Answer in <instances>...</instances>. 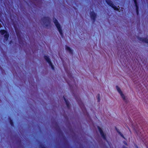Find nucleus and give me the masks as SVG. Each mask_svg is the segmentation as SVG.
Returning <instances> with one entry per match:
<instances>
[{
	"mask_svg": "<svg viewBox=\"0 0 148 148\" xmlns=\"http://www.w3.org/2000/svg\"><path fill=\"white\" fill-rule=\"evenodd\" d=\"M53 21L56 26L57 28L58 31L60 33V34L61 36L62 37L63 33L62 29L61 28L60 24H59V23L58 22V21L56 20V18H54L53 19Z\"/></svg>",
	"mask_w": 148,
	"mask_h": 148,
	"instance_id": "f257e3e1",
	"label": "nucleus"
},
{
	"mask_svg": "<svg viewBox=\"0 0 148 148\" xmlns=\"http://www.w3.org/2000/svg\"><path fill=\"white\" fill-rule=\"evenodd\" d=\"M41 21L46 26H47L50 24V19L48 17H45L42 18Z\"/></svg>",
	"mask_w": 148,
	"mask_h": 148,
	"instance_id": "f03ea898",
	"label": "nucleus"
},
{
	"mask_svg": "<svg viewBox=\"0 0 148 148\" xmlns=\"http://www.w3.org/2000/svg\"><path fill=\"white\" fill-rule=\"evenodd\" d=\"M76 100L77 101L80 107L82 109L83 112L85 114V112H86V110L84 107V106L83 103L80 100V99L79 98H76Z\"/></svg>",
	"mask_w": 148,
	"mask_h": 148,
	"instance_id": "7ed1b4c3",
	"label": "nucleus"
},
{
	"mask_svg": "<svg viewBox=\"0 0 148 148\" xmlns=\"http://www.w3.org/2000/svg\"><path fill=\"white\" fill-rule=\"evenodd\" d=\"M106 2L108 5L114 8V10H118L119 9L120 7H118L119 8H117L111 1L106 0Z\"/></svg>",
	"mask_w": 148,
	"mask_h": 148,
	"instance_id": "20e7f679",
	"label": "nucleus"
},
{
	"mask_svg": "<svg viewBox=\"0 0 148 148\" xmlns=\"http://www.w3.org/2000/svg\"><path fill=\"white\" fill-rule=\"evenodd\" d=\"M45 59L48 62L49 65L51 67L52 69L54 70L53 66V65L52 63L50 60V59L48 56H45L44 57Z\"/></svg>",
	"mask_w": 148,
	"mask_h": 148,
	"instance_id": "39448f33",
	"label": "nucleus"
},
{
	"mask_svg": "<svg viewBox=\"0 0 148 148\" xmlns=\"http://www.w3.org/2000/svg\"><path fill=\"white\" fill-rule=\"evenodd\" d=\"M116 89L117 90L118 92H119V93L120 94V95L122 98L123 99V100H125V97L123 93L120 88L117 86H116Z\"/></svg>",
	"mask_w": 148,
	"mask_h": 148,
	"instance_id": "423d86ee",
	"label": "nucleus"
},
{
	"mask_svg": "<svg viewBox=\"0 0 148 148\" xmlns=\"http://www.w3.org/2000/svg\"><path fill=\"white\" fill-rule=\"evenodd\" d=\"M98 128L100 134L101 136V137L103 138V139L104 140H106V135L104 134L102 130L99 127H98Z\"/></svg>",
	"mask_w": 148,
	"mask_h": 148,
	"instance_id": "0eeeda50",
	"label": "nucleus"
},
{
	"mask_svg": "<svg viewBox=\"0 0 148 148\" xmlns=\"http://www.w3.org/2000/svg\"><path fill=\"white\" fill-rule=\"evenodd\" d=\"M96 16V14L93 11L91 12L90 13V16L94 22L95 21V18Z\"/></svg>",
	"mask_w": 148,
	"mask_h": 148,
	"instance_id": "6e6552de",
	"label": "nucleus"
},
{
	"mask_svg": "<svg viewBox=\"0 0 148 148\" xmlns=\"http://www.w3.org/2000/svg\"><path fill=\"white\" fill-rule=\"evenodd\" d=\"M134 3V4H135V5L136 7V12L137 15H138L139 14L138 12V4L137 3L136 0H133Z\"/></svg>",
	"mask_w": 148,
	"mask_h": 148,
	"instance_id": "1a4fd4ad",
	"label": "nucleus"
},
{
	"mask_svg": "<svg viewBox=\"0 0 148 148\" xmlns=\"http://www.w3.org/2000/svg\"><path fill=\"white\" fill-rule=\"evenodd\" d=\"M65 49L67 51H68L71 54H73V51L69 47L66 45Z\"/></svg>",
	"mask_w": 148,
	"mask_h": 148,
	"instance_id": "9d476101",
	"label": "nucleus"
},
{
	"mask_svg": "<svg viewBox=\"0 0 148 148\" xmlns=\"http://www.w3.org/2000/svg\"><path fill=\"white\" fill-rule=\"evenodd\" d=\"M63 97L64 98V100L66 103V106L67 108H69L70 107V104L69 103V102L64 97V96H63Z\"/></svg>",
	"mask_w": 148,
	"mask_h": 148,
	"instance_id": "9b49d317",
	"label": "nucleus"
},
{
	"mask_svg": "<svg viewBox=\"0 0 148 148\" xmlns=\"http://www.w3.org/2000/svg\"><path fill=\"white\" fill-rule=\"evenodd\" d=\"M9 36V34L7 33H6L4 35V37L6 39V41L8 40Z\"/></svg>",
	"mask_w": 148,
	"mask_h": 148,
	"instance_id": "f8f14e48",
	"label": "nucleus"
},
{
	"mask_svg": "<svg viewBox=\"0 0 148 148\" xmlns=\"http://www.w3.org/2000/svg\"><path fill=\"white\" fill-rule=\"evenodd\" d=\"M117 132L119 133V134L123 138H125L124 136H123V135L122 134L121 132L119 131V130H116Z\"/></svg>",
	"mask_w": 148,
	"mask_h": 148,
	"instance_id": "ddd939ff",
	"label": "nucleus"
},
{
	"mask_svg": "<svg viewBox=\"0 0 148 148\" xmlns=\"http://www.w3.org/2000/svg\"><path fill=\"white\" fill-rule=\"evenodd\" d=\"M0 33L2 35H3L5 34L7 32L4 30H1L0 31Z\"/></svg>",
	"mask_w": 148,
	"mask_h": 148,
	"instance_id": "4468645a",
	"label": "nucleus"
},
{
	"mask_svg": "<svg viewBox=\"0 0 148 148\" xmlns=\"http://www.w3.org/2000/svg\"><path fill=\"white\" fill-rule=\"evenodd\" d=\"M10 124H11L12 126H13L14 125L13 122L12 121V120H11V119H10Z\"/></svg>",
	"mask_w": 148,
	"mask_h": 148,
	"instance_id": "2eb2a0df",
	"label": "nucleus"
},
{
	"mask_svg": "<svg viewBox=\"0 0 148 148\" xmlns=\"http://www.w3.org/2000/svg\"><path fill=\"white\" fill-rule=\"evenodd\" d=\"M40 148H46L43 145H40Z\"/></svg>",
	"mask_w": 148,
	"mask_h": 148,
	"instance_id": "dca6fc26",
	"label": "nucleus"
},
{
	"mask_svg": "<svg viewBox=\"0 0 148 148\" xmlns=\"http://www.w3.org/2000/svg\"><path fill=\"white\" fill-rule=\"evenodd\" d=\"M98 102L99 101H100V97H99V94L98 95Z\"/></svg>",
	"mask_w": 148,
	"mask_h": 148,
	"instance_id": "f3484780",
	"label": "nucleus"
},
{
	"mask_svg": "<svg viewBox=\"0 0 148 148\" xmlns=\"http://www.w3.org/2000/svg\"><path fill=\"white\" fill-rule=\"evenodd\" d=\"M136 133H137V135H138V136H140V134H139V133L138 132H137V131H136Z\"/></svg>",
	"mask_w": 148,
	"mask_h": 148,
	"instance_id": "a211bd4d",
	"label": "nucleus"
},
{
	"mask_svg": "<svg viewBox=\"0 0 148 148\" xmlns=\"http://www.w3.org/2000/svg\"><path fill=\"white\" fill-rule=\"evenodd\" d=\"M16 33L17 36H18V33L17 32H16Z\"/></svg>",
	"mask_w": 148,
	"mask_h": 148,
	"instance_id": "6ab92c4d",
	"label": "nucleus"
},
{
	"mask_svg": "<svg viewBox=\"0 0 148 148\" xmlns=\"http://www.w3.org/2000/svg\"><path fill=\"white\" fill-rule=\"evenodd\" d=\"M68 84H69V86H71V85H70V84L69 83H68Z\"/></svg>",
	"mask_w": 148,
	"mask_h": 148,
	"instance_id": "aec40b11",
	"label": "nucleus"
},
{
	"mask_svg": "<svg viewBox=\"0 0 148 148\" xmlns=\"http://www.w3.org/2000/svg\"><path fill=\"white\" fill-rule=\"evenodd\" d=\"M1 24L0 23V27H1Z\"/></svg>",
	"mask_w": 148,
	"mask_h": 148,
	"instance_id": "412c9836",
	"label": "nucleus"
}]
</instances>
